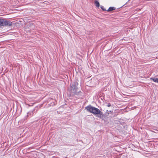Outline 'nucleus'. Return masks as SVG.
Here are the masks:
<instances>
[{
	"instance_id": "f03ea898",
	"label": "nucleus",
	"mask_w": 158,
	"mask_h": 158,
	"mask_svg": "<svg viewBox=\"0 0 158 158\" xmlns=\"http://www.w3.org/2000/svg\"><path fill=\"white\" fill-rule=\"evenodd\" d=\"M78 84L76 81L73 82L70 85V95L71 96L77 94L79 91H78L77 86Z\"/></svg>"
},
{
	"instance_id": "1a4fd4ad",
	"label": "nucleus",
	"mask_w": 158,
	"mask_h": 158,
	"mask_svg": "<svg viewBox=\"0 0 158 158\" xmlns=\"http://www.w3.org/2000/svg\"><path fill=\"white\" fill-rule=\"evenodd\" d=\"M101 8L102 9V10H103V11H107V10H106V9H105L104 7L102 6H101Z\"/></svg>"
},
{
	"instance_id": "6e6552de",
	"label": "nucleus",
	"mask_w": 158,
	"mask_h": 158,
	"mask_svg": "<svg viewBox=\"0 0 158 158\" xmlns=\"http://www.w3.org/2000/svg\"><path fill=\"white\" fill-rule=\"evenodd\" d=\"M94 4L95 6L97 7H99L100 6V4L99 2L97 1H95Z\"/></svg>"
},
{
	"instance_id": "20e7f679",
	"label": "nucleus",
	"mask_w": 158,
	"mask_h": 158,
	"mask_svg": "<svg viewBox=\"0 0 158 158\" xmlns=\"http://www.w3.org/2000/svg\"><path fill=\"white\" fill-rule=\"evenodd\" d=\"M33 111H29V112H28L27 113V116L28 117H31L33 115V111Z\"/></svg>"
},
{
	"instance_id": "0eeeda50",
	"label": "nucleus",
	"mask_w": 158,
	"mask_h": 158,
	"mask_svg": "<svg viewBox=\"0 0 158 158\" xmlns=\"http://www.w3.org/2000/svg\"><path fill=\"white\" fill-rule=\"evenodd\" d=\"M151 80H152L154 82L158 83V78H151Z\"/></svg>"
},
{
	"instance_id": "423d86ee",
	"label": "nucleus",
	"mask_w": 158,
	"mask_h": 158,
	"mask_svg": "<svg viewBox=\"0 0 158 158\" xmlns=\"http://www.w3.org/2000/svg\"><path fill=\"white\" fill-rule=\"evenodd\" d=\"M112 110L108 111V110H107L105 112V114L106 116H108L110 114H112Z\"/></svg>"
},
{
	"instance_id": "7ed1b4c3",
	"label": "nucleus",
	"mask_w": 158,
	"mask_h": 158,
	"mask_svg": "<svg viewBox=\"0 0 158 158\" xmlns=\"http://www.w3.org/2000/svg\"><path fill=\"white\" fill-rule=\"evenodd\" d=\"M12 25V23L11 22L0 18V26H10Z\"/></svg>"
},
{
	"instance_id": "9d476101",
	"label": "nucleus",
	"mask_w": 158,
	"mask_h": 158,
	"mask_svg": "<svg viewBox=\"0 0 158 158\" xmlns=\"http://www.w3.org/2000/svg\"><path fill=\"white\" fill-rule=\"evenodd\" d=\"M107 106L109 107L111 106V104L110 103H108L107 105Z\"/></svg>"
},
{
	"instance_id": "f257e3e1",
	"label": "nucleus",
	"mask_w": 158,
	"mask_h": 158,
	"mask_svg": "<svg viewBox=\"0 0 158 158\" xmlns=\"http://www.w3.org/2000/svg\"><path fill=\"white\" fill-rule=\"evenodd\" d=\"M85 109L87 111L93 113L94 115H98V117L102 119H104L105 117V114L101 112L98 109L90 105L85 107Z\"/></svg>"
},
{
	"instance_id": "39448f33",
	"label": "nucleus",
	"mask_w": 158,
	"mask_h": 158,
	"mask_svg": "<svg viewBox=\"0 0 158 158\" xmlns=\"http://www.w3.org/2000/svg\"><path fill=\"white\" fill-rule=\"evenodd\" d=\"M116 8L114 7H110L107 10L108 12H110L113 10H115Z\"/></svg>"
}]
</instances>
